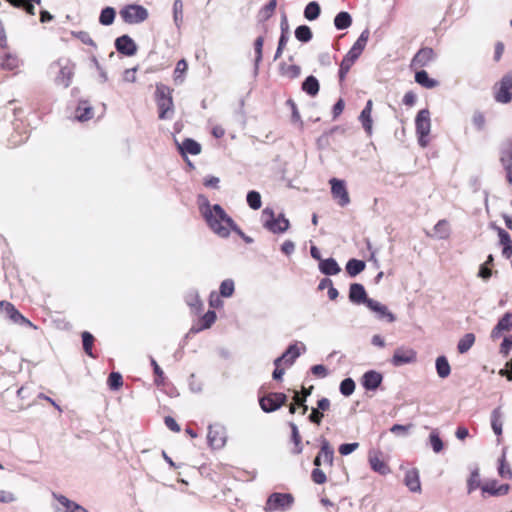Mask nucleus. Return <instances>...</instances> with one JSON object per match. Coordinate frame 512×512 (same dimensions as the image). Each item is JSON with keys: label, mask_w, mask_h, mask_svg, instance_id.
I'll list each match as a JSON object with an SVG mask.
<instances>
[{"label": "nucleus", "mask_w": 512, "mask_h": 512, "mask_svg": "<svg viewBox=\"0 0 512 512\" xmlns=\"http://www.w3.org/2000/svg\"><path fill=\"white\" fill-rule=\"evenodd\" d=\"M199 211L210 230L221 238H227L235 222L219 204H211L202 194L197 197Z\"/></svg>", "instance_id": "f257e3e1"}, {"label": "nucleus", "mask_w": 512, "mask_h": 512, "mask_svg": "<svg viewBox=\"0 0 512 512\" xmlns=\"http://www.w3.org/2000/svg\"><path fill=\"white\" fill-rule=\"evenodd\" d=\"M173 90L163 84L157 83L155 89V102L158 108V117L161 120H170L173 118L175 109L172 97Z\"/></svg>", "instance_id": "f03ea898"}, {"label": "nucleus", "mask_w": 512, "mask_h": 512, "mask_svg": "<svg viewBox=\"0 0 512 512\" xmlns=\"http://www.w3.org/2000/svg\"><path fill=\"white\" fill-rule=\"evenodd\" d=\"M415 129L419 145L423 148L426 147L429 143L428 136L431 130L430 112L428 109H422L417 113Z\"/></svg>", "instance_id": "7ed1b4c3"}, {"label": "nucleus", "mask_w": 512, "mask_h": 512, "mask_svg": "<svg viewBox=\"0 0 512 512\" xmlns=\"http://www.w3.org/2000/svg\"><path fill=\"white\" fill-rule=\"evenodd\" d=\"M294 503V497L290 493H272L265 504L264 510L266 512L273 511H287Z\"/></svg>", "instance_id": "20e7f679"}, {"label": "nucleus", "mask_w": 512, "mask_h": 512, "mask_svg": "<svg viewBox=\"0 0 512 512\" xmlns=\"http://www.w3.org/2000/svg\"><path fill=\"white\" fill-rule=\"evenodd\" d=\"M120 16L127 24H139L148 19V10L139 4H129L120 10Z\"/></svg>", "instance_id": "39448f33"}, {"label": "nucleus", "mask_w": 512, "mask_h": 512, "mask_svg": "<svg viewBox=\"0 0 512 512\" xmlns=\"http://www.w3.org/2000/svg\"><path fill=\"white\" fill-rule=\"evenodd\" d=\"M286 401L287 396L282 392H270L259 398L260 407L266 413L278 410Z\"/></svg>", "instance_id": "423d86ee"}, {"label": "nucleus", "mask_w": 512, "mask_h": 512, "mask_svg": "<svg viewBox=\"0 0 512 512\" xmlns=\"http://www.w3.org/2000/svg\"><path fill=\"white\" fill-rule=\"evenodd\" d=\"M226 429L221 424H212L208 427L207 441L211 448L220 449L226 443Z\"/></svg>", "instance_id": "0eeeda50"}, {"label": "nucleus", "mask_w": 512, "mask_h": 512, "mask_svg": "<svg viewBox=\"0 0 512 512\" xmlns=\"http://www.w3.org/2000/svg\"><path fill=\"white\" fill-rule=\"evenodd\" d=\"M329 183L331 185V194L333 199H335L341 207L348 205L350 203V198L345 181L332 178Z\"/></svg>", "instance_id": "6e6552de"}, {"label": "nucleus", "mask_w": 512, "mask_h": 512, "mask_svg": "<svg viewBox=\"0 0 512 512\" xmlns=\"http://www.w3.org/2000/svg\"><path fill=\"white\" fill-rule=\"evenodd\" d=\"M417 361V352L412 348L400 347L394 351L391 358V364L400 367L406 364L415 363Z\"/></svg>", "instance_id": "1a4fd4ad"}, {"label": "nucleus", "mask_w": 512, "mask_h": 512, "mask_svg": "<svg viewBox=\"0 0 512 512\" xmlns=\"http://www.w3.org/2000/svg\"><path fill=\"white\" fill-rule=\"evenodd\" d=\"M500 162L506 171L507 181L512 184V139H507L502 143Z\"/></svg>", "instance_id": "9d476101"}, {"label": "nucleus", "mask_w": 512, "mask_h": 512, "mask_svg": "<svg viewBox=\"0 0 512 512\" xmlns=\"http://www.w3.org/2000/svg\"><path fill=\"white\" fill-rule=\"evenodd\" d=\"M436 58V54L431 47H423L419 49L413 56L410 68L419 69L429 65Z\"/></svg>", "instance_id": "9b49d317"}, {"label": "nucleus", "mask_w": 512, "mask_h": 512, "mask_svg": "<svg viewBox=\"0 0 512 512\" xmlns=\"http://www.w3.org/2000/svg\"><path fill=\"white\" fill-rule=\"evenodd\" d=\"M512 74H505L500 82L499 88L495 93V100L499 103H509L512 99Z\"/></svg>", "instance_id": "f8f14e48"}, {"label": "nucleus", "mask_w": 512, "mask_h": 512, "mask_svg": "<svg viewBox=\"0 0 512 512\" xmlns=\"http://www.w3.org/2000/svg\"><path fill=\"white\" fill-rule=\"evenodd\" d=\"M349 301L355 305H366L371 298L368 297L365 287L360 283H352L349 287Z\"/></svg>", "instance_id": "ddd939ff"}, {"label": "nucleus", "mask_w": 512, "mask_h": 512, "mask_svg": "<svg viewBox=\"0 0 512 512\" xmlns=\"http://www.w3.org/2000/svg\"><path fill=\"white\" fill-rule=\"evenodd\" d=\"M115 48L118 53L125 56H133L137 52V45L129 35H122L115 40Z\"/></svg>", "instance_id": "4468645a"}, {"label": "nucleus", "mask_w": 512, "mask_h": 512, "mask_svg": "<svg viewBox=\"0 0 512 512\" xmlns=\"http://www.w3.org/2000/svg\"><path fill=\"white\" fill-rule=\"evenodd\" d=\"M369 35H370L369 29H367V28L364 29L361 32L358 39L352 45L350 50L347 52L345 57L351 59L352 61H356L360 57L362 52L364 51L366 44L368 42V39H369Z\"/></svg>", "instance_id": "2eb2a0df"}, {"label": "nucleus", "mask_w": 512, "mask_h": 512, "mask_svg": "<svg viewBox=\"0 0 512 512\" xmlns=\"http://www.w3.org/2000/svg\"><path fill=\"white\" fill-rule=\"evenodd\" d=\"M367 308L374 312L379 320H386L389 323L396 321V316L389 311L388 307L374 299L370 300Z\"/></svg>", "instance_id": "dca6fc26"}, {"label": "nucleus", "mask_w": 512, "mask_h": 512, "mask_svg": "<svg viewBox=\"0 0 512 512\" xmlns=\"http://www.w3.org/2000/svg\"><path fill=\"white\" fill-rule=\"evenodd\" d=\"M54 64L60 67L59 73L55 78V82L57 85H62L64 88H68L71 84L72 76H73V67L70 65L68 61L65 64H62L61 60H58Z\"/></svg>", "instance_id": "f3484780"}, {"label": "nucleus", "mask_w": 512, "mask_h": 512, "mask_svg": "<svg viewBox=\"0 0 512 512\" xmlns=\"http://www.w3.org/2000/svg\"><path fill=\"white\" fill-rule=\"evenodd\" d=\"M383 376L380 372L369 370L361 378V384L367 391H375L382 383Z\"/></svg>", "instance_id": "a211bd4d"}, {"label": "nucleus", "mask_w": 512, "mask_h": 512, "mask_svg": "<svg viewBox=\"0 0 512 512\" xmlns=\"http://www.w3.org/2000/svg\"><path fill=\"white\" fill-rule=\"evenodd\" d=\"M499 237V243L502 246V256L509 259L512 256V239L510 234L503 228L493 225Z\"/></svg>", "instance_id": "6ab92c4d"}, {"label": "nucleus", "mask_w": 512, "mask_h": 512, "mask_svg": "<svg viewBox=\"0 0 512 512\" xmlns=\"http://www.w3.org/2000/svg\"><path fill=\"white\" fill-rule=\"evenodd\" d=\"M512 329V312H506L494 326L491 331V338L497 339L501 336L502 332L510 331Z\"/></svg>", "instance_id": "aec40b11"}, {"label": "nucleus", "mask_w": 512, "mask_h": 512, "mask_svg": "<svg viewBox=\"0 0 512 512\" xmlns=\"http://www.w3.org/2000/svg\"><path fill=\"white\" fill-rule=\"evenodd\" d=\"M216 312L213 310H208L201 318L200 326H192L188 333L185 335V339H187L191 334H196L204 329H208L212 326V324L216 321Z\"/></svg>", "instance_id": "412c9836"}, {"label": "nucleus", "mask_w": 512, "mask_h": 512, "mask_svg": "<svg viewBox=\"0 0 512 512\" xmlns=\"http://www.w3.org/2000/svg\"><path fill=\"white\" fill-rule=\"evenodd\" d=\"M372 106H373V102H372V100L369 99L366 102L365 107L361 111L359 118H358L362 124L363 129L369 136L372 135V124H373L372 117H371Z\"/></svg>", "instance_id": "4be33fe9"}, {"label": "nucleus", "mask_w": 512, "mask_h": 512, "mask_svg": "<svg viewBox=\"0 0 512 512\" xmlns=\"http://www.w3.org/2000/svg\"><path fill=\"white\" fill-rule=\"evenodd\" d=\"M510 486L508 484L497 485L496 480L487 482L481 486L482 493H487L491 496H504L509 492Z\"/></svg>", "instance_id": "5701e85b"}, {"label": "nucleus", "mask_w": 512, "mask_h": 512, "mask_svg": "<svg viewBox=\"0 0 512 512\" xmlns=\"http://www.w3.org/2000/svg\"><path fill=\"white\" fill-rule=\"evenodd\" d=\"M318 268L319 271L326 276L337 275L341 271L339 264L332 257L321 260Z\"/></svg>", "instance_id": "b1692460"}, {"label": "nucleus", "mask_w": 512, "mask_h": 512, "mask_svg": "<svg viewBox=\"0 0 512 512\" xmlns=\"http://www.w3.org/2000/svg\"><path fill=\"white\" fill-rule=\"evenodd\" d=\"M404 483L411 492H420L421 484L418 470L413 468L406 471Z\"/></svg>", "instance_id": "393cba45"}, {"label": "nucleus", "mask_w": 512, "mask_h": 512, "mask_svg": "<svg viewBox=\"0 0 512 512\" xmlns=\"http://www.w3.org/2000/svg\"><path fill=\"white\" fill-rule=\"evenodd\" d=\"M261 223L262 226L269 232L272 233L274 231L275 225L277 223V216L273 208L265 207L261 213Z\"/></svg>", "instance_id": "a878e982"}, {"label": "nucleus", "mask_w": 512, "mask_h": 512, "mask_svg": "<svg viewBox=\"0 0 512 512\" xmlns=\"http://www.w3.org/2000/svg\"><path fill=\"white\" fill-rule=\"evenodd\" d=\"M301 89L310 97H315L320 90V84L318 79L313 75L307 76L305 80L302 82Z\"/></svg>", "instance_id": "bb28decb"}, {"label": "nucleus", "mask_w": 512, "mask_h": 512, "mask_svg": "<svg viewBox=\"0 0 512 512\" xmlns=\"http://www.w3.org/2000/svg\"><path fill=\"white\" fill-rule=\"evenodd\" d=\"M319 441L321 444L319 453L322 456V461L329 466H332L334 461V449L326 438L320 437Z\"/></svg>", "instance_id": "cd10ccee"}, {"label": "nucleus", "mask_w": 512, "mask_h": 512, "mask_svg": "<svg viewBox=\"0 0 512 512\" xmlns=\"http://www.w3.org/2000/svg\"><path fill=\"white\" fill-rule=\"evenodd\" d=\"M93 108L87 101H80L77 108L75 118L80 122H85L93 117Z\"/></svg>", "instance_id": "c85d7f7f"}, {"label": "nucleus", "mask_w": 512, "mask_h": 512, "mask_svg": "<svg viewBox=\"0 0 512 512\" xmlns=\"http://www.w3.org/2000/svg\"><path fill=\"white\" fill-rule=\"evenodd\" d=\"M54 497L65 508V512H88V510L85 507L68 499L64 495L54 494Z\"/></svg>", "instance_id": "c756f323"}, {"label": "nucleus", "mask_w": 512, "mask_h": 512, "mask_svg": "<svg viewBox=\"0 0 512 512\" xmlns=\"http://www.w3.org/2000/svg\"><path fill=\"white\" fill-rule=\"evenodd\" d=\"M0 309L13 323L23 319V315L15 308V306L7 301L0 302Z\"/></svg>", "instance_id": "7c9ffc66"}, {"label": "nucleus", "mask_w": 512, "mask_h": 512, "mask_svg": "<svg viewBox=\"0 0 512 512\" xmlns=\"http://www.w3.org/2000/svg\"><path fill=\"white\" fill-rule=\"evenodd\" d=\"M181 154L198 155L201 153V145L192 138H185L182 144L179 145Z\"/></svg>", "instance_id": "2f4dec72"}, {"label": "nucleus", "mask_w": 512, "mask_h": 512, "mask_svg": "<svg viewBox=\"0 0 512 512\" xmlns=\"http://www.w3.org/2000/svg\"><path fill=\"white\" fill-rule=\"evenodd\" d=\"M301 355L300 348L297 343L290 344L287 349L283 352L281 357L284 360V364L286 366H291L294 364L296 359Z\"/></svg>", "instance_id": "473e14b6"}, {"label": "nucleus", "mask_w": 512, "mask_h": 512, "mask_svg": "<svg viewBox=\"0 0 512 512\" xmlns=\"http://www.w3.org/2000/svg\"><path fill=\"white\" fill-rule=\"evenodd\" d=\"M415 82L424 88L432 89L438 86V81L429 77L427 71L421 69L415 72Z\"/></svg>", "instance_id": "72a5a7b5"}, {"label": "nucleus", "mask_w": 512, "mask_h": 512, "mask_svg": "<svg viewBox=\"0 0 512 512\" xmlns=\"http://www.w3.org/2000/svg\"><path fill=\"white\" fill-rule=\"evenodd\" d=\"M289 427L291 429V441L294 444L292 454L299 455L303 452L302 438L300 436L298 427L294 422H289Z\"/></svg>", "instance_id": "f704fd0d"}, {"label": "nucleus", "mask_w": 512, "mask_h": 512, "mask_svg": "<svg viewBox=\"0 0 512 512\" xmlns=\"http://www.w3.org/2000/svg\"><path fill=\"white\" fill-rule=\"evenodd\" d=\"M366 267V263L363 260H359L356 258L349 259L346 263L345 269L347 274L350 277H356L359 275L362 271H364Z\"/></svg>", "instance_id": "c9c22d12"}, {"label": "nucleus", "mask_w": 512, "mask_h": 512, "mask_svg": "<svg viewBox=\"0 0 512 512\" xmlns=\"http://www.w3.org/2000/svg\"><path fill=\"white\" fill-rule=\"evenodd\" d=\"M503 413L501 411V407H496L492 413H491V427L493 432L500 436L502 434V427H503Z\"/></svg>", "instance_id": "e433bc0d"}, {"label": "nucleus", "mask_w": 512, "mask_h": 512, "mask_svg": "<svg viewBox=\"0 0 512 512\" xmlns=\"http://www.w3.org/2000/svg\"><path fill=\"white\" fill-rule=\"evenodd\" d=\"M352 25V16L347 11L339 12L334 18V26L337 30H345Z\"/></svg>", "instance_id": "4c0bfd02"}, {"label": "nucleus", "mask_w": 512, "mask_h": 512, "mask_svg": "<svg viewBox=\"0 0 512 512\" xmlns=\"http://www.w3.org/2000/svg\"><path fill=\"white\" fill-rule=\"evenodd\" d=\"M435 368L440 378H447L451 373V367L445 356H439L435 361Z\"/></svg>", "instance_id": "58836bf2"}, {"label": "nucleus", "mask_w": 512, "mask_h": 512, "mask_svg": "<svg viewBox=\"0 0 512 512\" xmlns=\"http://www.w3.org/2000/svg\"><path fill=\"white\" fill-rule=\"evenodd\" d=\"M481 479H480V472L479 468L475 467L471 470L470 476L467 479V493L471 494L476 489H481Z\"/></svg>", "instance_id": "ea45409f"}, {"label": "nucleus", "mask_w": 512, "mask_h": 512, "mask_svg": "<svg viewBox=\"0 0 512 512\" xmlns=\"http://www.w3.org/2000/svg\"><path fill=\"white\" fill-rule=\"evenodd\" d=\"M263 44H264V37L262 35H260L254 41V51H255L254 72H255V74L258 73L259 65L263 58Z\"/></svg>", "instance_id": "a19ab883"}, {"label": "nucleus", "mask_w": 512, "mask_h": 512, "mask_svg": "<svg viewBox=\"0 0 512 512\" xmlns=\"http://www.w3.org/2000/svg\"><path fill=\"white\" fill-rule=\"evenodd\" d=\"M320 13H321V7H320L319 3L316 1L309 2L304 8V17L308 21L316 20L320 16Z\"/></svg>", "instance_id": "79ce46f5"}, {"label": "nucleus", "mask_w": 512, "mask_h": 512, "mask_svg": "<svg viewBox=\"0 0 512 512\" xmlns=\"http://www.w3.org/2000/svg\"><path fill=\"white\" fill-rule=\"evenodd\" d=\"M475 343V335L473 333H466L457 344V350L460 354L468 352Z\"/></svg>", "instance_id": "37998d69"}, {"label": "nucleus", "mask_w": 512, "mask_h": 512, "mask_svg": "<svg viewBox=\"0 0 512 512\" xmlns=\"http://www.w3.org/2000/svg\"><path fill=\"white\" fill-rule=\"evenodd\" d=\"M369 463L372 470L381 475H386L390 472V468L388 467V465L384 461H382L378 456H370Z\"/></svg>", "instance_id": "c03bdc74"}, {"label": "nucleus", "mask_w": 512, "mask_h": 512, "mask_svg": "<svg viewBox=\"0 0 512 512\" xmlns=\"http://www.w3.org/2000/svg\"><path fill=\"white\" fill-rule=\"evenodd\" d=\"M81 337H82V345H83L84 352L89 357L96 358V355H94L93 350H92L93 344L95 341L94 336L90 332L84 331V332H82Z\"/></svg>", "instance_id": "a18cd8bd"}, {"label": "nucleus", "mask_w": 512, "mask_h": 512, "mask_svg": "<svg viewBox=\"0 0 512 512\" xmlns=\"http://www.w3.org/2000/svg\"><path fill=\"white\" fill-rule=\"evenodd\" d=\"M277 6V0H269V2L261 8L258 13V20L264 22L268 20L274 13Z\"/></svg>", "instance_id": "49530a36"}, {"label": "nucleus", "mask_w": 512, "mask_h": 512, "mask_svg": "<svg viewBox=\"0 0 512 512\" xmlns=\"http://www.w3.org/2000/svg\"><path fill=\"white\" fill-rule=\"evenodd\" d=\"M116 16V11L113 7H105L101 10L100 16H99V22L100 24L104 26H109L113 24Z\"/></svg>", "instance_id": "de8ad7c7"}, {"label": "nucleus", "mask_w": 512, "mask_h": 512, "mask_svg": "<svg viewBox=\"0 0 512 512\" xmlns=\"http://www.w3.org/2000/svg\"><path fill=\"white\" fill-rule=\"evenodd\" d=\"M295 37L298 41L302 43L309 42L312 37L313 33L309 26L307 25H300L295 29Z\"/></svg>", "instance_id": "09e8293b"}, {"label": "nucleus", "mask_w": 512, "mask_h": 512, "mask_svg": "<svg viewBox=\"0 0 512 512\" xmlns=\"http://www.w3.org/2000/svg\"><path fill=\"white\" fill-rule=\"evenodd\" d=\"M173 22L180 29L183 24V2L175 0L173 3Z\"/></svg>", "instance_id": "8fccbe9b"}, {"label": "nucleus", "mask_w": 512, "mask_h": 512, "mask_svg": "<svg viewBox=\"0 0 512 512\" xmlns=\"http://www.w3.org/2000/svg\"><path fill=\"white\" fill-rule=\"evenodd\" d=\"M186 303L188 306L193 308L196 312H200L203 309V302L200 299L198 292L193 291L187 294Z\"/></svg>", "instance_id": "3c124183"}, {"label": "nucleus", "mask_w": 512, "mask_h": 512, "mask_svg": "<svg viewBox=\"0 0 512 512\" xmlns=\"http://www.w3.org/2000/svg\"><path fill=\"white\" fill-rule=\"evenodd\" d=\"M0 65L2 69L14 70L19 65V59L17 58V56L7 53L3 56Z\"/></svg>", "instance_id": "603ef678"}, {"label": "nucleus", "mask_w": 512, "mask_h": 512, "mask_svg": "<svg viewBox=\"0 0 512 512\" xmlns=\"http://www.w3.org/2000/svg\"><path fill=\"white\" fill-rule=\"evenodd\" d=\"M246 201L248 206L253 210H258L262 205L261 195L255 190H251L247 193Z\"/></svg>", "instance_id": "864d4df0"}, {"label": "nucleus", "mask_w": 512, "mask_h": 512, "mask_svg": "<svg viewBox=\"0 0 512 512\" xmlns=\"http://www.w3.org/2000/svg\"><path fill=\"white\" fill-rule=\"evenodd\" d=\"M107 384L110 390H119L123 385L122 375L119 372H111L108 376Z\"/></svg>", "instance_id": "5fc2aeb1"}, {"label": "nucleus", "mask_w": 512, "mask_h": 512, "mask_svg": "<svg viewBox=\"0 0 512 512\" xmlns=\"http://www.w3.org/2000/svg\"><path fill=\"white\" fill-rule=\"evenodd\" d=\"M429 443L435 453H440L444 448V443L437 430H433L429 435Z\"/></svg>", "instance_id": "6e6d98bb"}, {"label": "nucleus", "mask_w": 512, "mask_h": 512, "mask_svg": "<svg viewBox=\"0 0 512 512\" xmlns=\"http://www.w3.org/2000/svg\"><path fill=\"white\" fill-rule=\"evenodd\" d=\"M290 228V221L285 217L283 213L277 215V223L275 225L273 234L285 233Z\"/></svg>", "instance_id": "4d7b16f0"}, {"label": "nucleus", "mask_w": 512, "mask_h": 512, "mask_svg": "<svg viewBox=\"0 0 512 512\" xmlns=\"http://www.w3.org/2000/svg\"><path fill=\"white\" fill-rule=\"evenodd\" d=\"M235 291V284L232 279H225L221 282L219 292L222 297H231Z\"/></svg>", "instance_id": "13d9d810"}, {"label": "nucleus", "mask_w": 512, "mask_h": 512, "mask_svg": "<svg viewBox=\"0 0 512 512\" xmlns=\"http://www.w3.org/2000/svg\"><path fill=\"white\" fill-rule=\"evenodd\" d=\"M339 390L343 396L348 397L352 395L355 390L354 380L352 378H345L344 380L341 381Z\"/></svg>", "instance_id": "bf43d9fd"}, {"label": "nucleus", "mask_w": 512, "mask_h": 512, "mask_svg": "<svg viewBox=\"0 0 512 512\" xmlns=\"http://www.w3.org/2000/svg\"><path fill=\"white\" fill-rule=\"evenodd\" d=\"M354 62L355 61H352L351 59H349L345 56L343 57V59L340 63L339 71H338V76H339L340 82L345 80L346 75L348 74V72L351 69Z\"/></svg>", "instance_id": "052dcab7"}, {"label": "nucleus", "mask_w": 512, "mask_h": 512, "mask_svg": "<svg viewBox=\"0 0 512 512\" xmlns=\"http://www.w3.org/2000/svg\"><path fill=\"white\" fill-rule=\"evenodd\" d=\"M498 473L502 478L511 479L512 478V470L510 466L505 461V453H503L501 459L499 460Z\"/></svg>", "instance_id": "680f3d73"}, {"label": "nucleus", "mask_w": 512, "mask_h": 512, "mask_svg": "<svg viewBox=\"0 0 512 512\" xmlns=\"http://www.w3.org/2000/svg\"><path fill=\"white\" fill-rule=\"evenodd\" d=\"M150 361H151V366L153 368V372L156 375V378L154 380L155 384L157 386L163 385L164 379H165L163 370L160 368V366L158 365V363L156 362V360L154 358L151 357Z\"/></svg>", "instance_id": "e2e57ef3"}, {"label": "nucleus", "mask_w": 512, "mask_h": 512, "mask_svg": "<svg viewBox=\"0 0 512 512\" xmlns=\"http://www.w3.org/2000/svg\"><path fill=\"white\" fill-rule=\"evenodd\" d=\"M286 105L288 107H290V109H291V120H292V122L293 123H300L302 125L303 122L301 120V116H300L299 110H298L297 105L294 102V100L289 98L286 101Z\"/></svg>", "instance_id": "0e129e2a"}, {"label": "nucleus", "mask_w": 512, "mask_h": 512, "mask_svg": "<svg viewBox=\"0 0 512 512\" xmlns=\"http://www.w3.org/2000/svg\"><path fill=\"white\" fill-rule=\"evenodd\" d=\"M434 231L439 238H446L449 234L448 222L446 220H439L434 226Z\"/></svg>", "instance_id": "69168bd1"}, {"label": "nucleus", "mask_w": 512, "mask_h": 512, "mask_svg": "<svg viewBox=\"0 0 512 512\" xmlns=\"http://www.w3.org/2000/svg\"><path fill=\"white\" fill-rule=\"evenodd\" d=\"M485 116L482 112L476 111L472 117V123L478 131H482L485 127Z\"/></svg>", "instance_id": "338daca9"}, {"label": "nucleus", "mask_w": 512, "mask_h": 512, "mask_svg": "<svg viewBox=\"0 0 512 512\" xmlns=\"http://www.w3.org/2000/svg\"><path fill=\"white\" fill-rule=\"evenodd\" d=\"M512 349V336H505L501 345L499 352L504 357H507Z\"/></svg>", "instance_id": "774afa93"}]
</instances>
